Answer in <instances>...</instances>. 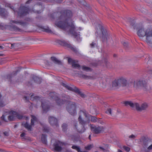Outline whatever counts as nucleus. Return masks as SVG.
<instances>
[{
    "mask_svg": "<svg viewBox=\"0 0 152 152\" xmlns=\"http://www.w3.org/2000/svg\"><path fill=\"white\" fill-rule=\"evenodd\" d=\"M93 145L90 144L88 145L87 146L85 147V148L86 149L88 150H90L91 149L93 148Z\"/></svg>",
    "mask_w": 152,
    "mask_h": 152,
    "instance_id": "obj_31",
    "label": "nucleus"
},
{
    "mask_svg": "<svg viewBox=\"0 0 152 152\" xmlns=\"http://www.w3.org/2000/svg\"><path fill=\"white\" fill-rule=\"evenodd\" d=\"M84 115L86 118H88L87 114L85 110H81L80 111V115L78 118V121L80 124L83 125L82 129L80 130L77 127V124L76 122L75 123V126L76 129H77L78 132L80 133H82L84 132L86 130L84 125L86 124V122L83 120L81 116Z\"/></svg>",
    "mask_w": 152,
    "mask_h": 152,
    "instance_id": "obj_4",
    "label": "nucleus"
},
{
    "mask_svg": "<svg viewBox=\"0 0 152 152\" xmlns=\"http://www.w3.org/2000/svg\"><path fill=\"white\" fill-rule=\"evenodd\" d=\"M66 145V143L58 141L54 145L55 150L58 151H60L62 149L61 146Z\"/></svg>",
    "mask_w": 152,
    "mask_h": 152,
    "instance_id": "obj_14",
    "label": "nucleus"
},
{
    "mask_svg": "<svg viewBox=\"0 0 152 152\" xmlns=\"http://www.w3.org/2000/svg\"><path fill=\"white\" fill-rule=\"evenodd\" d=\"M91 120L92 122H95L96 121V118L95 117L91 116Z\"/></svg>",
    "mask_w": 152,
    "mask_h": 152,
    "instance_id": "obj_37",
    "label": "nucleus"
},
{
    "mask_svg": "<svg viewBox=\"0 0 152 152\" xmlns=\"http://www.w3.org/2000/svg\"><path fill=\"white\" fill-rule=\"evenodd\" d=\"M43 29H44V31L47 32L49 33H52V31L48 27H46V28H44Z\"/></svg>",
    "mask_w": 152,
    "mask_h": 152,
    "instance_id": "obj_32",
    "label": "nucleus"
},
{
    "mask_svg": "<svg viewBox=\"0 0 152 152\" xmlns=\"http://www.w3.org/2000/svg\"><path fill=\"white\" fill-rule=\"evenodd\" d=\"M74 136H72V139L73 140H74V141H76V139L75 138H74Z\"/></svg>",
    "mask_w": 152,
    "mask_h": 152,
    "instance_id": "obj_45",
    "label": "nucleus"
},
{
    "mask_svg": "<svg viewBox=\"0 0 152 152\" xmlns=\"http://www.w3.org/2000/svg\"><path fill=\"white\" fill-rule=\"evenodd\" d=\"M11 47H13V45H12V44H11Z\"/></svg>",
    "mask_w": 152,
    "mask_h": 152,
    "instance_id": "obj_57",
    "label": "nucleus"
},
{
    "mask_svg": "<svg viewBox=\"0 0 152 152\" xmlns=\"http://www.w3.org/2000/svg\"><path fill=\"white\" fill-rule=\"evenodd\" d=\"M22 117V116L20 115L18 112L11 110L7 114L3 115L0 119L2 121L7 122L9 121H14L17 118L21 119Z\"/></svg>",
    "mask_w": 152,
    "mask_h": 152,
    "instance_id": "obj_2",
    "label": "nucleus"
},
{
    "mask_svg": "<svg viewBox=\"0 0 152 152\" xmlns=\"http://www.w3.org/2000/svg\"><path fill=\"white\" fill-rule=\"evenodd\" d=\"M123 148L127 152H129L130 150L129 148L128 147L124 146H123Z\"/></svg>",
    "mask_w": 152,
    "mask_h": 152,
    "instance_id": "obj_38",
    "label": "nucleus"
},
{
    "mask_svg": "<svg viewBox=\"0 0 152 152\" xmlns=\"http://www.w3.org/2000/svg\"><path fill=\"white\" fill-rule=\"evenodd\" d=\"M25 134L24 133H22L20 135V136L21 137H23L25 136Z\"/></svg>",
    "mask_w": 152,
    "mask_h": 152,
    "instance_id": "obj_41",
    "label": "nucleus"
},
{
    "mask_svg": "<svg viewBox=\"0 0 152 152\" xmlns=\"http://www.w3.org/2000/svg\"><path fill=\"white\" fill-rule=\"evenodd\" d=\"M46 136L45 135L42 134V136L41 140L42 142L46 144H47V140L46 139Z\"/></svg>",
    "mask_w": 152,
    "mask_h": 152,
    "instance_id": "obj_26",
    "label": "nucleus"
},
{
    "mask_svg": "<svg viewBox=\"0 0 152 152\" xmlns=\"http://www.w3.org/2000/svg\"><path fill=\"white\" fill-rule=\"evenodd\" d=\"M136 136L134 134H132L129 136V138L132 139H133L136 138Z\"/></svg>",
    "mask_w": 152,
    "mask_h": 152,
    "instance_id": "obj_39",
    "label": "nucleus"
},
{
    "mask_svg": "<svg viewBox=\"0 0 152 152\" xmlns=\"http://www.w3.org/2000/svg\"><path fill=\"white\" fill-rule=\"evenodd\" d=\"M1 47H1V46H0V48H1Z\"/></svg>",
    "mask_w": 152,
    "mask_h": 152,
    "instance_id": "obj_60",
    "label": "nucleus"
},
{
    "mask_svg": "<svg viewBox=\"0 0 152 152\" xmlns=\"http://www.w3.org/2000/svg\"><path fill=\"white\" fill-rule=\"evenodd\" d=\"M32 118L31 119V125H29L27 122H26L25 123H23L22 125L27 129L28 131L31 130L32 127L34 125V123L37 122V118L34 115H32L31 116Z\"/></svg>",
    "mask_w": 152,
    "mask_h": 152,
    "instance_id": "obj_11",
    "label": "nucleus"
},
{
    "mask_svg": "<svg viewBox=\"0 0 152 152\" xmlns=\"http://www.w3.org/2000/svg\"><path fill=\"white\" fill-rule=\"evenodd\" d=\"M91 135H90L89 136V137H88V138H89V139L91 140Z\"/></svg>",
    "mask_w": 152,
    "mask_h": 152,
    "instance_id": "obj_50",
    "label": "nucleus"
},
{
    "mask_svg": "<svg viewBox=\"0 0 152 152\" xmlns=\"http://www.w3.org/2000/svg\"><path fill=\"white\" fill-rule=\"evenodd\" d=\"M64 45L66 46L67 47L69 48L72 50H73L74 51H76V49L72 45L70 44L67 43V42H65L64 43Z\"/></svg>",
    "mask_w": 152,
    "mask_h": 152,
    "instance_id": "obj_24",
    "label": "nucleus"
},
{
    "mask_svg": "<svg viewBox=\"0 0 152 152\" xmlns=\"http://www.w3.org/2000/svg\"><path fill=\"white\" fill-rule=\"evenodd\" d=\"M118 152H122V151L120 150H118Z\"/></svg>",
    "mask_w": 152,
    "mask_h": 152,
    "instance_id": "obj_52",
    "label": "nucleus"
},
{
    "mask_svg": "<svg viewBox=\"0 0 152 152\" xmlns=\"http://www.w3.org/2000/svg\"><path fill=\"white\" fill-rule=\"evenodd\" d=\"M68 62L69 63L72 64V66L73 67L78 69H80V66L78 64L77 61L73 60L71 58H69L68 59Z\"/></svg>",
    "mask_w": 152,
    "mask_h": 152,
    "instance_id": "obj_15",
    "label": "nucleus"
},
{
    "mask_svg": "<svg viewBox=\"0 0 152 152\" xmlns=\"http://www.w3.org/2000/svg\"><path fill=\"white\" fill-rule=\"evenodd\" d=\"M2 124V121H0V125H1Z\"/></svg>",
    "mask_w": 152,
    "mask_h": 152,
    "instance_id": "obj_49",
    "label": "nucleus"
},
{
    "mask_svg": "<svg viewBox=\"0 0 152 152\" xmlns=\"http://www.w3.org/2000/svg\"><path fill=\"white\" fill-rule=\"evenodd\" d=\"M17 72H16L13 75H16V74Z\"/></svg>",
    "mask_w": 152,
    "mask_h": 152,
    "instance_id": "obj_54",
    "label": "nucleus"
},
{
    "mask_svg": "<svg viewBox=\"0 0 152 152\" xmlns=\"http://www.w3.org/2000/svg\"><path fill=\"white\" fill-rule=\"evenodd\" d=\"M79 77L82 78L86 79H94L91 77L87 76L86 75L83 74H78Z\"/></svg>",
    "mask_w": 152,
    "mask_h": 152,
    "instance_id": "obj_25",
    "label": "nucleus"
},
{
    "mask_svg": "<svg viewBox=\"0 0 152 152\" xmlns=\"http://www.w3.org/2000/svg\"><path fill=\"white\" fill-rule=\"evenodd\" d=\"M133 86L135 89H142L144 90H146L148 85L145 81L137 80L134 82Z\"/></svg>",
    "mask_w": 152,
    "mask_h": 152,
    "instance_id": "obj_7",
    "label": "nucleus"
},
{
    "mask_svg": "<svg viewBox=\"0 0 152 152\" xmlns=\"http://www.w3.org/2000/svg\"><path fill=\"white\" fill-rule=\"evenodd\" d=\"M124 104L126 106L129 105L132 108H135L138 111L145 110L148 107V104L145 102L142 104L140 106L137 103H133L129 101L125 102Z\"/></svg>",
    "mask_w": 152,
    "mask_h": 152,
    "instance_id": "obj_5",
    "label": "nucleus"
},
{
    "mask_svg": "<svg viewBox=\"0 0 152 152\" xmlns=\"http://www.w3.org/2000/svg\"><path fill=\"white\" fill-rule=\"evenodd\" d=\"M2 151V150H1V149H0V151Z\"/></svg>",
    "mask_w": 152,
    "mask_h": 152,
    "instance_id": "obj_59",
    "label": "nucleus"
},
{
    "mask_svg": "<svg viewBox=\"0 0 152 152\" xmlns=\"http://www.w3.org/2000/svg\"><path fill=\"white\" fill-rule=\"evenodd\" d=\"M7 132H4V135H5L6 136H7Z\"/></svg>",
    "mask_w": 152,
    "mask_h": 152,
    "instance_id": "obj_48",
    "label": "nucleus"
},
{
    "mask_svg": "<svg viewBox=\"0 0 152 152\" xmlns=\"http://www.w3.org/2000/svg\"><path fill=\"white\" fill-rule=\"evenodd\" d=\"M110 147L109 145L108 144H104L103 146H99V148L104 152H110Z\"/></svg>",
    "mask_w": 152,
    "mask_h": 152,
    "instance_id": "obj_19",
    "label": "nucleus"
},
{
    "mask_svg": "<svg viewBox=\"0 0 152 152\" xmlns=\"http://www.w3.org/2000/svg\"><path fill=\"white\" fill-rule=\"evenodd\" d=\"M43 130L44 131V132H48V129L47 128L45 127H44L43 128Z\"/></svg>",
    "mask_w": 152,
    "mask_h": 152,
    "instance_id": "obj_40",
    "label": "nucleus"
},
{
    "mask_svg": "<svg viewBox=\"0 0 152 152\" xmlns=\"http://www.w3.org/2000/svg\"><path fill=\"white\" fill-rule=\"evenodd\" d=\"M82 69L83 70L86 71H91V68L89 67L86 66H83L82 67Z\"/></svg>",
    "mask_w": 152,
    "mask_h": 152,
    "instance_id": "obj_29",
    "label": "nucleus"
},
{
    "mask_svg": "<svg viewBox=\"0 0 152 152\" xmlns=\"http://www.w3.org/2000/svg\"><path fill=\"white\" fill-rule=\"evenodd\" d=\"M49 96L52 99L54 100L58 105H61L65 103H67L69 100L64 99V101H61L58 97V94L54 92H51L49 94Z\"/></svg>",
    "mask_w": 152,
    "mask_h": 152,
    "instance_id": "obj_10",
    "label": "nucleus"
},
{
    "mask_svg": "<svg viewBox=\"0 0 152 152\" xmlns=\"http://www.w3.org/2000/svg\"><path fill=\"white\" fill-rule=\"evenodd\" d=\"M63 130L65 131L66 130L67 125L65 124H63L62 126Z\"/></svg>",
    "mask_w": 152,
    "mask_h": 152,
    "instance_id": "obj_33",
    "label": "nucleus"
},
{
    "mask_svg": "<svg viewBox=\"0 0 152 152\" xmlns=\"http://www.w3.org/2000/svg\"><path fill=\"white\" fill-rule=\"evenodd\" d=\"M11 75H8L7 76V78L10 79V78L11 77Z\"/></svg>",
    "mask_w": 152,
    "mask_h": 152,
    "instance_id": "obj_42",
    "label": "nucleus"
},
{
    "mask_svg": "<svg viewBox=\"0 0 152 152\" xmlns=\"http://www.w3.org/2000/svg\"><path fill=\"white\" fill-rule=\"evenodd\" d=\"M97 46V44L94 42H92L90 44V47L91 48H93Z\"/></svg>",
    "mask_w": 152,
    "mask_h": 152,
    "instance_id": "obj_35",
    "label": "nucleus"
},
{
    "mask_svg": "<svg viewBox=\"0 0 152 152\" xmlns=\"http://www.w3.org/2000/svg\"><path fill=\"white\" fill-rule=\"evenodd\" d=\"M5 12V9L3 8H0V15H3Z\"/></svg>",
    "mask_w": 152,
    "mask_h": 152,
    "instance_id": "obj_34",
    "label": "nucleus"
},
{
    "mask_svg": "<svg viewBox=\"0 0 152 152\" xmlns=\"http://www.w3.org/2000/svg\"><path fill=\"white\" fill-rule=\"evenodd\" d=\"M127 45V44L126 43L124 42L123 43V45L124 46H126Z\"/></svg>",
    "mask_w": 152,
    "mask_h": 152,
    "instance_id": "obj_47",
    "label": "nucleus"
},
{
    "mask_svg": "<svg viewBox=\"0 0 152 152\" xmlns=\"http://www.w3.org/2000/svg\"><path fill=\"white\" fill-rule=\"evenodd\" d=\"M34 99H37L39 98V97H38V96H35L34 97Z\"/></svg>",
    "mask_w": 152,
    "mask_h": 152,
    "instance_id": "obj_46",
    "label": "nucleus"
},
{
    "mask_svg": "<svg viewBox=\"0 0 152 152\" xmlns=\"http://www.w3.org/2000/svg\"><path fill=\"white\" fill-rule=\"evenodd\" d=\"M72 148V149L76 150L78 152H81L80 148L78 146L73 145Z\"/></svg>",
    "mask_w": 152,
    "mask_h": 152,
    "instance_id": "obj_28",
    "label": "nucleus"
},
{
    "mask_svg": "<svg viewBox=\"0 0 152 152\" xmlns=\"http://www.w3.org/2000/svg\"><path fill=\"white\" fill-rule=\"evenodd\" d=\"M128 84V82L126 78L123 76L118 77L113 82V86L114 87H117L120 85L126 86Z\"/></svg>",
    "mask_w": 152,
    "mask_h": 152,
    "instance_id": "obj_6",
    "label": "nucleus"
},
{
    "mask_svg": "<svg viewBox=\"0 0 152 152\" xmlns=\"http://www.w3.org/2000/svg\"><path fill=\"white\" fill-rule=\"evenodd\" d=\"M6 6L8 7H10V9H12L15 13L16 12V11L15 9H14V8L13 7V6H12V5L9 3H7L6 4Z\"/></svg>",
    "mask_w": 152,
    "mask_h": 152,
    "instance_id": "obj_30",
    "label": "nucleus"
},
{
    "mask_svg": "<svg viewBox=\"0 0 152 152\" xmlns=\"http://www.w3.org/2000/svg\"><path fill=\"white\" fill-rule=\"evenodd\" d=\"M106 113L110 114V115H112V110L111 109H108L106 111Z\"/></svg>",
    "mask_w": 152,
    "mask_h": 152,
    "instance_id": "obj_36",
    "label": "nucleus"
},
{
    "mask_svg": "<svg viewBox=\"0 0 152 152\" xmlns=\"http://www.w3.org/2000/svg\"><path fill=\"white\" fill-rule=\"evenodd\" d=\"M75 90V92L77 93L82 97H84L85 95L84 94L82 93L77 88V89Z\"/></svg>",
    "mask_w": 152,
    "mask_h": 152,
    "instance_id": "obj_27",
    "label": "nucleus"
},
{
    "mask_svg": "<svg viewBox=\"0 0 152 152\" xmlns=\"http://www.w3.org/2000/svg\"><path fill=\"white\" fill-rule=\"evenodd\" d=\"M72 14L70 10L65 11L58 18V21L56 22V25L59 28L68 31L76 38L77 41L81 40L80 35L77 31H80L82 28L79 27L76 28L73 24V22L70 18Z\"/></svg>",
    "mask_w": 152,
    "mask_h": 152,
    "instance_id": "obj_1",
    "label": "nucleus"
},
{
    "mask_svg": "<svg viewBox=\"0 0 152 152\" xmlns=\"http://www.w3.org/2000/svg\"><path fill=\"white\" fill-rule=\"evenodd\" d=\"M3 26V25H2V24L0 23V27H1Z\"/></svg>",
    "mask_w": 152,
    "mask_h": 152,
    "instance_id": "obj_51",
    "label": "nucleus"
},
{
    "mask_svg": "<svg viewBox=\"0 0 152 152\" xmlns=\"http://www.w3.org/2000/svg\"><path fill=\"white\" fill-rule=\"evenodd\" d=\"M41 104L43 112L45 113L47 112L49 110L50 108L47 103L46 102H42Z\"/></svg>",
    "mask_w": 152,
    "mask_h": 152,
    "instance_id": "obj_18",
    "label": "nucleus"
},
{
    "mask_svg": "<svg viewBox=\"0 0 152 152\" xmlns=\"http://www.w3.org/2000/svg\"><path fill=\"white\" fill-rule=\"evenodd\" d=\"M32 0H28L26 2V4H28L30 3V2Z\"/></svg>",
    "mask_w": 152,
    "mask_h": 152,
    "instance_id": "obj_44",
    "label": "nucleus"
},
{
    "mask_svg": "<svg viewBox=\"0 0 152 152\" xmlns=\"http://www.w3.org/2000/svg\"><path fill=\"white\" fill-rule=\"evenodd\" d=\"M81 152H87V151H83V152H82V151H81Z\"/></svg>",
    "mask_w": 152,
    "mask_h": 152,
    "instance_id": "obj_58",
    "label": "nucleus"
},
{
    "mask_svg": "<svg viewBox=\"0 0 152 152\" xmlns=\"http://www.w3.org/2000/svg\"><path fill=\"white\" fill-rule=\"evenodd\" d=\"M91 130L95 134L100 133L104 131V128L102 126H92L91 127Z\"/></svg>",
    "mask_w": 152,
    "mask_h": 152,
    "instance_id": "obj_13",
    "label": "nucleus"
},
{
    "mask_svg": "<svg viewBox=\"0 0 152 152\" xmlns=\"http://www.w3.org/2000/svg\"><path fill=\"white\" fill-rule=\"evenodd\" d=\"M24 98L26 101H28V98L26 96H25Z\"/></svg>",
    "mask_w": 152,
    "mask_h": 152,
    "instance_id": "obj_43",
    "label": "nucleus"
},
{
    "mask_svg": "<svg viewBox=\"0 0 152 152\" xmlns=\"http://www.w3.org/2000/svg\"><path fill=\"white\" fill-rule=\"evenodd\" d=\"M77 105L74 102H70L66 107V110L71 115L74 116L76 115V109Z\"/></svg>",
    "mask_w": 152,
    "mask_h": 152,
    "instance_id": "obj_9",
    "label": "nucleus"
},
{
    "mask_svg": "<svg viewBox=\"0 0 152 152\" xmlns=\"http://www.w3.org/2000/svg\"><path fill=\"white\" fill-rule=\"evenodd\" d=\"M62 85L68 90L72 91H74L75 92V90L77 89V88L75 87H72L65 84H64V83H62Z\"/></svg>",
    "mask_w": 152,
    "mask_h": 152,
    "instance_id": "obj_20",
    "label": "nucleus"
},
{
    "mask_svg": "<svg viewBox=\"0 0 152 152\" xmlns=\"http://www.w3.org/2000/svg\"><path fill=\"white\" fill-rule=\"evenodd\" d=\"M99 28L100 29V30L102 33L103 41H106L107 40V38H109V36L107 33L106 31H104V32L103 31V30H104L103 27L102 26L100 25Z\"/></svg>",
    "mask_w": 152,
    "mask_h": 152,
    "instance_id": "obj_16",
    "label": "nucleus"
},
{
    "mask_svg": "<svg viewBox=\"0 0 152 152\" xmlns=\"http://www.w3.org/2000/svg\"><path fill=\"white\" fill-rule=\"evenodd\" d=\"M49 121L51 125L53 126L55 125L57 126H58V123L57 119L55 117L53 116H50L49 117Z\"/></svg>",
    "mask_w": 152,
    "mask_h": 152,
    "instance_id": "obj_17",
    "label": "nucleus"
},
{
    "mask_svg": "<svg viewBox=\"0 0 152 152\" xmlns=\"http://www.w3.org/2000/svg\"><path fill=\"white\" fill-rule=\"evenodd\" d=\"M30 10L28 7L21 5L18 12V15L20 17H22L28 13Z\"/></svg>",
    "mask_w": 152,
    "mask_h": 152,
    "instance_id": "obj_12",
    "label": "nucleus"
},
{
    "mask_svg": "<svg viewBox=\"0 0 152 152\" xmlns=\"http://www.w3.org/2000/svg\"><path fill=\"white\" fill-rule=\"evenodd\" d=\"M51 59L54 63L56 64H62L61 62L55 57H51Z\"/></svg>",
    "mask_w": 152,
    "mask_h": 152,
    "instance_id": "obj_23",
    "label": "nucleus"
},
{
    "mask_svg": "<svg viewBox=\"0 0 152 152\" xmlns=\"http://www.w3.org/2000/svg\"><path fill=\"white\" fill-rule=\"evenodd\" d=\"M27 23L26 22H24L18 20H11L10 21L9 26L12 30L15 31H20V28L15 26L14 24H20L22 26H24L26 25Z\"/></svg>",
    "mask_w": 152,
    "mask_h": 152,
    "instance_id": "obj_8",
    "label": "nucleus"
},
{
    "mask_svg": "<svg viewBox=\"0 0 152 152\" xmlns=\"http://www.w3.org/2000/svg\"><path fill=\"white\" fill-rule=\"evenodd\" d=\"M140 142L142 146V150L145 152H150L152 150V144L148 146L152 140L147 137H143L140 139Z\"/></svg>",
    "mask_w": 152,
    "mask_h": 152,
    "instance_id": "obj_3",
    "label": "nucleus"
},
{
    "mask_svg": "<svg viewBox=\"0 0 152 152\" xmlns=\"http://www.w3.org/2000/svg\"><path fill=\"white\" fill-rule=\"evenodd\" d=\"M29 20H30V19H28V20H27V21H29Z\"/></svg>",
    "mask_w": 152,
    "mask_h": 152,
    "instance_id": "obj_56",
    "label": "nucleus"
},
{
    "mask_svg": "<svg viewBox=\"0 0 152 152\" xmlns=\"http://www.w3.org/2000/svg\"><path fill=\"white\" fill-rule=\"evenodd\" d=\"M32 95H31V99H32V100H33L34 99H32Z\"/></svg>",
    "mask_w": 152,
    "mask_h": 152,
    "instance_id": "obj_55",
    "label": "nucleus"
},
{
    "mask_svg": "<svg viewBox=\"0 0 152 152\" xmlns=\"http://www.w3.org/2000/svg\"><path fill=\"white\" fill-rule=\"evenodd\" d=\"M108 58L107 57H104L102 59V63H104V64L103 65L107 67H109L110 66V63L108 62L107 61Z\"/></svg>",
    "mask_w": 152,
    "mask_h": 152,
    "instance_id": "obj_21",
    "label": "nucleus"
},
{
    "mask_svg": "<svg viewBox=\"0 0 152 152\" xmlns=\"http://www.w3.org/2000/svg\"><path fill=\"white\" fill-rule=\"evenodd\" d=\"M66 152H72L70 150H67Z\"/></svg>",
    "mask_w": 152,
    "mask_h": 152,
    "instance_id": "obj_53",
    "label": "nucleus"
},
{
    "mask_svg": "<svg viewBox=\"0 0 152 152\" xmlns=\"http://www.w3.org/2000/svg\"><path fill=\"white\" fill-rule=\"evenodd\" d=\"M32 78L34 81L37 84H40L41 82L42 79L41 78L35 75H33L32 76Z\"/></svg>",
    "mask_w": 152,
    "mask_h": 152,
    "instance_id": "obj_22",
    "label": "nucleus"
}]
</instances>
